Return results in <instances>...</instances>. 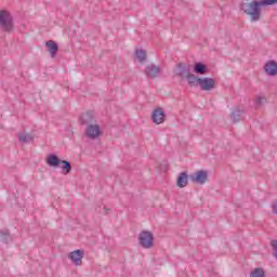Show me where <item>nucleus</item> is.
Instances as JSON below:
<instances>
[{"mask_svg":"<svg viewBox=\"0 0 277 277\" xmlns=\"http://www.w3.org/2000/svg\"><path fill=\"white\" fill-rule=\"evenodd\" d=\"M250 277H265V269L256 267L250 273Z\"/></svg>","mask_w":277,"mask_h":277,"instance_id":"nucleus-23","label":"nucleus"},{"mask_svg":"<svg viewBox=\"0 0 277 277\" xmlns=\"http://www.w3.org/2000/svg\"><path fill=\"white\" fill-rule=\"evenodd\" d=\"M199 87L203 92H209L213 89H215V79L213 78H201L199 80Z\"/></svg>","mask_w":277,"mask_h":277,"instance_id":"nucleus-7","label":"nucleus"},{"mask_svg":"<svg viewBox=\"0 0 277 277\" xmlns=\"http://www.w3.org/2000/svg\"><path fill=\"white\" fill-rule=\"evenodd\" d=\"M264 70L269 77H276L277 75V63L276 61H268L264 65Z\"/></svg>","mask_w":277,"mask_h":277,"instance_id":"nucleus-12","label":"nucleus"},{"mask_svg":"<svg viewBox=\"0 0 277 277\" xmlns=\"http://www.w3.org/2000/svg\"><path fill=\"white\" fill-rule=\"evenodd\" d=\"M175 77H180L181 79H186L187 75H189V67L185 66L184 63H180L176 65V68L173 70Z\"/></svg>","mask_w":277,"mask_h":277,"instance_id":"nucleus-9","label":"nucleus"},{"mask_svg":"<svg viewBox=\"0 0 277 277\" xmlns=\"http://www.w3.org/2000/svg\"><path fill=\"white\" fill-rule=\"evenodd\" d=\"M151 120L155 124H163L166 122V111H163V108H156L151 114Z\"/></svg>","mask_w":277,"mask_h":277,"instance_id":"nucleus-6","label":"nucleus"},{"mask_svg":"<svg viewBox=\"0 0 277 277\" xmlns=\"http://www.w3.org/2000/svg\"><path fill=\"white\" fill-rule=\"evenodd\" d=\"M83 250H75L71 251L68 255L69 261H71V263H75L77 266H80L82 264L83 261Z\"/></svg>","mask_w":277,"mask_h":277,"instance_id":"nucleus-8","label":"nucleus"},{"mask_svg":"<svg viewBox=\"0 0 277 277\" xmlns=\"http://www.w3.org/2000/svg\"><path fill=\"white\" fill-rule=\"evenodd\" d=\"M101 135V127L98 124H89L85 129V136L89 137V140H96Z\"/></svg>","mask_w":277,"mask_h":277,"instance_id":"nucleus-5","label":"nucleus"},{"mask_svg":"<svg viewBox=\"0 0 277 277\" xmlns=\"http://www.w3.org/2000/svg\"><path fill=\"white\" fill-rule=\"evenodd\" d=\"M208 70L207 65L202 63H195L194 65V72H196V75H207Z\"/></svg>","mask_w":277,"mask_h":277,"instance_id":"nucleus-17","label":"nucleus"},{"mask_svg":"<svg viewBox=\"0 0 277 277\" xmlns=\"http://www.w3.org/2000/svg\"><path fill=\"white\" fill-rule=\"evenodd\" d=\"M45 49L50 53V56L54 58L57 55V51H60V45H57V42L49 40L45 42Z\"/></svg>","mask_w":277,"mask_h":277,"instance_id":"nucleus-11","label":"nucleus"},{"mask_svg":"<svg viewBox=\"0 0 277 277\" xmlns=\"http://www.w3.org/2000/svg\"><path fill=\"white\" fill-rule=\"evenodd\" d=\"M153 241H155V237L150 232H142L138 236V242L142 248L149 249L153 248Z\"/></svg>","mask_w":277,"mask_h":277,"instance_id":"nucleus-3","label":"nucleus"},{"mask_svg":"<svg viewBox=\"0 0 277 277\" xmlns=\"http://www.w3.org/2000/svg\"><path fill=\"white\" fill-rule=\"evenodd\" d=\"M160 74H161V67H159V66L148 65L145 68V75H146V77H149L150 79H155V78L159 77Z\"/></svg>","mask_w":277,"mask_h":277,"instance_id":"nucleus-10","label":"nucleus"},{"mask_svg":"<svg viewBox=\"0 0 277 277\" xmlns=\"http://www.w3.org/2000/svg\"><path fill=\"white\" fill-rule=\"evenodd\" d=\"M135 57H136V60H138V62H141V64L146 62V52H145V50L136 49L135 50Z\"/></svg>","mask_w":277,"mask_h":277,"instance_id":"nucleus-21","label":"nucleus"},{"mask_svg":"<svg viewBox=\"0 0 277 277\" xmlns=\"http://www.w3.org/2000/svg\"><path fill=\"white\" fill-rule=\"evenodd\" d=\"M0 28L2 31H6V34H12V29H14L12 14L5 10L0 11Z\"/></svg>","mask_w":277,"mask_h":277,"instance_id":"nucleus-2","label":"nucleus"},{"mask_svg":"<svg viewBox=\"0 0 277 277\" xmlns=\"http://www.w3.org/2000/svg\"><path fill=\"white\" fill-rule=\"evenodd\" d=\"M272 209H273V213H275V215H277V201H275V202L272 205Z\"/></svg>","mask_w":277,"mask_h":277,"instance_id":"nucleus-26","label":"nucleus"},{"mask_svg":"<svg viewBox=\"0 0 277 277\" xmlns=\"http://www.w3.org/2000/svg\"><path fill=\"white\" fill-rule=\"evenodd\" d=\"M193 183H198L199 185H205L209 181V172L205 170H199L190 175Z\"/></svg>","mask_w":277,"mask_h":277,"instance_id":"nucleus-4","label":"nucleus"},{"mask_svg":"<svg viewBox=\"0 0 277 277\" xmlns=\"http://www.w3.org/2000/svg\"><path fill=\"white\" fill-rule=\"evenodd\" d=\"M0 237L4 243H10L12 241V237L10 236V230H0Z\"/></svg>","mask_w":277,"mask_h":277,"instance_id":"nucleus-22","label":"nucleus"},{"mask_svg":"<svg viewBox=\"0 0 277 277\" xmlns=\"http://www.w3.org/2000/svg\"><path fill=\"white\" fill-rule=\"evenodd\" d=\"M92 122H94V114L92 111H87L80 116V124L89 127Z\"/></svg>","mask_w":277,"mask_h":277,"instance_id":"nucleus-14","label":"nucleus"},{"mask_svg":"<svg viewBox=\"0 0 277 277\" xmlns=\"http://www.w3.org/2000/svg\"><path fill=\"white\" fill-rule=\"evenodd\" d=\"M95 211L97 213H102L103 215H107L108 213H110L111 209L103 206V208L98 207V208H95Z\"/></svg>","mask_w":277,"mask_h":277,"instance_id":"nucleus-24","label":"nucleus"},{"mask_svg":"<svg viewBox=\"0 0 277 277\" xmlns=\"http://www.w3.org/2000/svg\"><path fill=\"white\" fill-rule=\"evenodd\" d=\"M265 96H258L255 98V107H261L265 103Z\"/></svg>","mask_w":277,"mask_h":277,"instance_id":"nucleus-25","label":"nucleus"},{"mask_svg":"<svg viewBox=\"0 0 277 277\" xmlns=\"http://www.w3.org/2000/svg\"><path fill=\"white\" fill-rule=\"evenodd\" d=\"M61 164H62V172L63 174H70V172H72V166L70 164V161L68 160H61Z\"/></svg>","mask_w":277,"mask_h":277,"instance_id":"nucleus-20","label":"nucleus"},{"mask_svg":"<svg viewBox=\"0 0 277 277\" xmlns=\"http://www.w3.org/2000/svg\"><path fill=\"white\" fill-rule=\"evenodd\" d=\"M188 179H189V175H187V172L180 173L176 182L177 187L180 188L187 187Z\"/></svg>","mask_w":277,"mask_h":277,"instance_id":"nucleus-16","label":"nucleus"},{"mask_svg":"<svg viewBox=\"0 0 277 277\" xmlns=\"http://www.w3.org/2000/svg\"><path fill=\"white\" fill-rule=\"evenodd\" d=\"M45 161L50 168H60L62 166V159L55 154L49 155Z\"/></svg>","mask_w":277,"mask_h":277,"instance_id":"nucleus-13","label":"nucleus"},{"mask_svg":"<svg viewBox=\"0 0 277 277\" xmlns=\"http://www.w3.org/2000/svg\"><path fill=\"white\" fill-rule=\"evenodd\" d=\"M189 88H198V85H200V80L201 78L196 77V75L189 72L186 77H185Z\"/></svg>","mask_w":277,"mask_h":277,"instance_id":"nucleus-15","label":"nucleus"},{"mask_svg":"<svg viewBox=\"0 0 277 277\" xmlns=\"http://www.w3.org/2000/svg\"><path fill=\"white\" fill-rule=\"evenodd\" d=\"M17 140L22 144H29L30 142H34V135L31 134H25V133H18Z\"/></svg>","mask_w":277,"mask_h":277,"instance_id":"nucleus-18","label":"nucleus"},{"mask_svg":"<svg viewBox=\"0 0 277 277\" xmlns=\"http://www.w3.org/2000/svg\"><path fill=\"white\" fill-rule=\"evenodd\" d=\"M269 5H277V0H253L251 2H243L240 4L241 12L250 16L251 23L261 21V8Z\"/></svg>","mask_w":277,"mask_h":277,"instance_id":"nucleus-1","label":"nucleus"},{"mask_svg":"<svg viewBox=\"0 0 277 277\" xmlns=\"http://www.w3.org/2000/svg\"><path fill=\"white\" fill-rule=\"evenodd\" d=\"M241 116H243V110L235 108L230 113V120H233V122H239L241 120Z\"/></svg>","mask_w":277,"mask_h":277,"instance_id":"nucleus-19","label":"nucleus"}]
</instances>
